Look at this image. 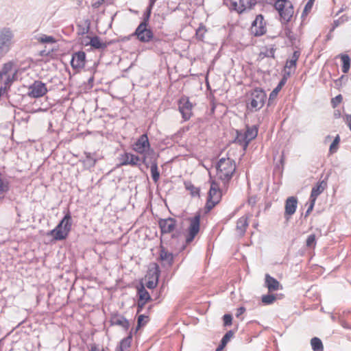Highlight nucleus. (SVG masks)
Listing matches in <instances>:
<instances>
[{"instance_id":"62","label":"nucleus","mask_w":351,"mask_h":351,"mask_svg":"<svg viewBox=\"0 0 351 351\" xmlns=\"http://www.w3.org/2000/svg\"><path fill=\"white\" fill-rule=\"evenodd\" d=\"M343 10V8H341L339 12H338V14L341 12Z\"/></svg>"},{"instance_id":"48","label":"nucleus","mask_w":351,"mask_h":351,"mask_svg":"<svg viewBox=\"0 0 351 351\" xmlns=\"http://www.w3.org/2000/svg\"><path fill=\"white\" fill-rule=\"evenodd\" d=\"M342 96L341 95H339L336 96L335 98L332 99V104L334 107L337 106L339 104H340L342 101Z\"/></svg>"},{"instance_id":"19","label":"nucleus","mask_w":351,"mask_h":351,"mask_svg":"<svg viewBox=\"0 0 351 351\" xmlns=\"http://www.w3.org/2000/svg\"><path fill=\"white\" fill-rule=\"evenodd\" d=\"M248 226L247 218L245 216L240 217L237 222L236 230L240 237H243Z\"/></svg>"},{"instance_id":"18","label":"nucleus","mask_w":351,"mask_h":351,"mask_svg":"<svg viewBox=\"0 0 351 351\" xmlns=\"http://www.w3.org/2000/svg\"><path fill=\"white\" fill-rule=\"evenodd\" d=\"M327 186V183L324 180L318 182L317 184L313 187L310 199L316 200L317 197L324 191Z\"/></svg>"},{"instance_id":"27","label":"nucleus","mask_w":351,"mask_h":351,"mask_svg":"<svg viewBox=\"0 0 351 351\" xmlns=\"http://www.w3.org/2000/svg\"><path fill=\"white\" fill-rule=\"evenodd\" d=\"M137 291L138 297L141 300H145L147 302L152 300L149 293L145 289L143 284H141V285L137 287Z\"/></svg>"},{"instance_id":"16","label":"nucleus","mask_w":351,"mask_h":351,"mask_svg":"<svg viewBox=\"0 0 351 351\" xmlns=\"http://www.w3.org/2000/svg\"><path fill=\"white\" fill-rule=\"evenodd\" d=\"M121 165L140 166L141 158L131 153H125L121 157Z\"/></svg>"},{"instance_id":"40","label":"nucleus","mask_w":351,"mask_h":351,"mask_svg":"<svg viewBox=\"0 0 351 351\" xmlns=\"http://www.w3.org/2000/svg\"><path fill=\"white\" fill-rule=\"evenodd\" d=\"M152 8L147 7L146 11L143 14V21L140 23H144L149 25V21L152 14Z\"/></svg>"},{"instance_id":"6","label":"nucleus","mask_w":351,"mask_h":351,"mask_svg":"<svg viewBox=\"0 0 351 351\" xmlns=\"http://www.w3.org/2000/svg\"><path fill=\"white\" fill-rule=\"evenodd\" d=\"M221 191L219 184L215 180H211L210 188L208 192L206 209L210 211L219 202L221 198Z\"/></svg>"},{"instance_id":"52","label":"nucleus","mask_w":351,"mask_h":351,"mask_svg":"<svg viewBox=\"0 0 351 351\" xmlns=\"http://www.w3.org/2000/svg\"><path fill=\"white\" fill-rule=\"evenodd\" d=\"M158 285V282H156V281H154V280H147V282L146 283V287L148 288V289H154Z\"/></svg>"},{"instance_id":"13","label":"nucleus","mask_w":351,"mask_h":351,"mask_svg":"<svg viewBox=\"0 0 351 351\" xmlns=\"http://www.w3.org/2000/svg\"><path fill=\"white\" fill-rule=\"evenodd\" d=\"M85 62L86 53L84 51H80L73 53L71 65L74 70H79L84 68Z\"/></svg>"},{"instance_id":"30","label":"nucleus","mask_w":351,"mask_h":351,"mask_svg":"<svg viewBox=\"0 0 351 351\" xmlns=\"http://www.w3.org/2000/svg\"><path fill=\"white\" fill-rule=\"evenodd\" d=\"M341 60L342 61V72L344 73H347L350 67V57L347 54H341Z\"/></svg>"},{"instance_id":"2","label":"nucleus","mask_w":351,"mask_h":351,"mask_svg":"<svg viewBox=\"0 0 351 351\" xmlns=\"http://www.w3.org/2000/svg\"><path fill=\"white\" fill-rule=\"evenodd\" d=\"M71 217L70 213L68 212L58 226L54 229L49 231L47 235L51 236L56 241L65 239L71 231Z\"/></svg>"},{"instance_id":"45","label":"nucleus","mask_w":351,"mask_h":351,"mask_svg":"<svg viewBox=\"0 0 351 351\" xmlns=\"http://www.w3.org/2000/svg\"><path fill=\"white\" fill-rule=\"evenodd\" d=\"M223 324L225 326H230L232 324V317L230 314H225L223 317Z\"/></svg>"},{"instance_id":"14","label":"nucleus","mask_w":351,"mask_h":351,"mask_svg":"<svg viewBox=\"0 0 351 351\" xmlns=\"http://www.w3.org/2000/svg\"><path fill=\"white\" fill-rule=\"evenodd\" d=\"M149 142L147 134L141 135L134 145V150L139 154H145L149 151Z\"/></svg>"},{"instance_id":"44","label":"nucleus","mask_w":351,"mask_h":351,"mask_svg":"<svg viewBox=\"0 0 351 351\" xmlns=\"http://www.w3.org/2000/svg\"><path fill=\"white\" fill-rule=\"evenodd\" d=\"M148 320V317L144 315H141L138 317V326L137 329L142 326L145 325Z\"/></svg>"},{"instance_id":"55","label":"nucleus","mask_w":351,"mask_h":351,"mask_svg":"<svg viewBox=\"0 0 351 351\" xmlns=\"http://www.w3.org/2000/svg\"><path fill=\"white\" fill-rule=\"evenodd\" d=\"M245 311V308L243 306L241 307H239V308H237V313H236V317H239L240 315H241Z\"/></svg>"},{"instance_id":"23","label":"nucleus","mask_w":351,"mask_h":351,"mask_svg":"<svg viewBox=\"0 0 351 351\" xmlns=\"http://www.w3.org/2000/svg\"><path fill=\"white\" fill-rule=\"evenodd\" d=\"M132 335L130 332L128 337H125L120 341V343L116 348L115 351H128L132 343Z\"/></svg>"},{"instance_id":"22","label":"nucleus","mask_w":351,"mask_h":351,"mask_svg":"<svg viewBox=\"0 0 351 351\" xmlns=\"http://www.w3.org/2000/svg\"><path fill=\"white\" fill-rule=\"evenodd\" d=\"M111 323L112 325L121 326L125 330H128L130 326L129 322L123 316L119 315L111 318Z\"/></svg>"},{"instance_id":"41","label":"nucleus","mask_w":351,"mask_h":351,"mask_svg":"<svg viewBox=\"0 0 351 351\" xmlns=\"http://www.w3.org/2000/svg\"><path fill=\"white\" fill-rule=\"evenodd\" d=\"M284 83H285V82H284V80H282V81L279 83V84L277 86V87H276V88H275L271 91V93H270V95H269V99H274V97H276V95H277V94H278V91L281 89V87H282V86H283Z\"/></svg>"},{"instance_id":"34","label":"nucleus","mask_w":351,"mask_h":351,"mask_svg":"<svg viewBox=\"0 0 351 351\" xmlns=\"http://www.w3.org/2000/svg\"><path fill=\"white\" fill-rule=\"evenodd\" d=\"M37 40L41 43H55L56 41L54 37L45 34H42Z\"/></svg>"},{"instance_id":"35","label":"nucleus","mask_w":351,"mask_h":351,"mask_svg":"<svg viewBox=\"0 0 351 351\" xmlns=\"http://www.w3.org/2000/svg\"><path fill=\"white\" fill-rule=\"evenodd\" d=\"M9 190V183L6 180L2 178L0 173V195L4 194Z\"/></svg>"},{"instance_id":"47","label":"nucleus","mask_w":351,"mask_h":351,"mask_svg":"<svg viewBox=\"0 0 351 351\" xmlns=\"http://www.w3.org/2000/svg\"><path fill=\"white\" fill-rule=\"evenodd\" d=\"M313 2H314V0H309L306 3V4L304 7V11H303V14H307L311 10L313 5Z\"/></svg>"},{"instance_id":"28","label":"nucleus","mask_w":351,"mask_h":351,"mask_svg":"<svg viewBox=\"0 0 351 351\" xmlns=\"http://www.w3.org/2000/svg\"><path fill=\"white\" fill-rule=\"evenodd\" d=\"M245 134L246 135L247 140L251 141L257 136L258 127L256 125H253L252 127L247 126Z\"/></svg>"},{"instance_id":"17","label":"nucleus","mask_w":351,"mask_h":351,"mask_svg":"<svg viewBox=\"0 0 351 351\" xmlns=\"http://www.w3.org/2000/svg\"><path fill=\"white\" fill-rule=\"evenodd\" d=\"M265 285L269 291H277L281 287L280 282L268 274H265Z\"/></svg>"},{"instance_id":"3","label":"nucleus","mask_w":351,"mask_h":351,"mask_svg":"<svg viewBox=\"0 0 351 351\" xmlns=\"http://www.w3.org/2000/svg\"><path fill=\"white\" fill-rule=\"evenodd\" d=\"M274 8L278 11L282 23H288L293 14V6L289 0H277L274 3Z\"/></svg>"},{"instance_id":"1","label":"nucleus","mask_w":351,"mask_h":351,"mask_svg":"<svg viewBox=\"0 0 351 351\" xmlns=\"http://www.w3.org/2000/svg\"><path fill=\"white\" fill-rule=\"evenodd\" d=\"M217 177L223 184L228 182L236 170L234 161L230 158H221L216 165Z\"/></svg>"},{"instance_id":"51","label":"nucleus","mask_w":351,"mask_h":351,"mask_svg":"<svg viewBox=\"0 0 351 351\" xmlns=\"http://www.w3.org/2000/svg\"><path fill=\"white\" fill-rule=\"evenodd\" d=\"M296 66V62H294V60H292L291 59L288 60L286 62L285 67L288 69H295Z\"/></svg>"},{"instance_id":"9","label":"nucleus","mask_w":351,"mask_h":351,"mask_svg":"<svg viewBox=\"0 0 351 351\" xmlns=\"http://www.w3.org/2000/svg\"><path fill=\"white\" fill-rule=\"evenodd\" d=\"M47 91L45 83L36 80L28 87L27 95L32 98H39L44 96Z\"/></svg>"},{"instance_id":"46","label":"nucleus","mask_w":351,"mask_h":351,"mask_svg":"<svg viewBox=\"0 0 351 351\" xmlns=\"http://www.w3.org/2000/svg\"><path fill=\"white\" fill-rule=\"evenodd\" d=\"M147 302V301L145 300H141L140 298H138V302H137V313H140L143 309L145 304Z\"/></svg>"},{"instance_id":"53","label":"nucleus","mask_w":351,"mask_h":351,"mask_svg":"<svg viewBox=\"0 0 351 351\" xmlns=\"http://www.w3.org/2000/svg\"><path fill=\"white\" fill-rule=\"evenodd\" d=\"M311 199V203H310V205L306 212V216L308 215L309 213L313 210L314 206H315V201H316V200H313V199Z\"/></svg>"},{"instance_id":"57","label":"nucleus","mask_w":351,"mask_h":351,"mask_svg":"<svg viewBox=\"0 0 351 351\" xmlns=\"http://www.w3.org/2000/svg\"><path fill=\"white\" fill-rule=\"evenodd\" d=\"M342 23H343V21L341 19H339L337 20L334 21L332 30L337 27H338Z\"/></svg>"},{"instance_id":"10","label":"nucleus","mask_w":351,"mask_h":351,"mask_svg":"<svg viewBox=\"0 0 351 351\" xmlns=\"http://www.w3.org/2000/svg\"><path fill=\"white\" fill-rule=\"evenodd\" d=\"M193 104L189 101V97L186 96L182 97L178 101L179 111L182 114V118L186 121L189 120L192 115Z\"/></svg>"},{"instance_id":"63","label":"nucleus","mask_w":351,"mask_h":351,"mask_svg":"<svg viewBox=\"0 0 351 351\" xmlns=\"http://www.w3.org/2000/svg\"><path fill=\"white\" fill-rule=\"evenodd\" d=\"M100 351H104V350H103V349H101Z\"/></svg>"},{"instance_id":"25","label":"nucleus","mask_w":351,"mask_h":351,"mask_svg":"<svg viewBox=\"0 0 351 351\" xmlns=\"http://www.w3.org/2000/svg\"><path fill=\"white\" fill-rule=\"evenodd\" d=\"M235 142L241 145L243 147V149H245L250 141L247 140L245 133L237 132Z\"/></svg>"},{"instance_id":"56","label":"nucleus","mask_w":351,"mask_h":351,"mask_svg":"<svg viewBox=\"0 0 351 351\" xmlns=\"http://www.w3.org/2000/svg\"><path fill=\"white\" fill-rule=\"evenodd\" d=\"M299 56H300V52L295 51L293 52L291 59L292 60H294L295 62H297V61H298V60L299 58Z\"/></svg>"},{"instance_id":"4","label":"nucleus","mask_w":351,"mask_h":351,"mask_svg":"<svg viewBox=\"0 0 351 351\" xmlns=\"http://www.w3.org/2000/svg\"><path fill=\"white\" fill-rule=\"evenodd\" d=\"M266 97V93L263 89L258 88L254 89L248 99L247 108L251 111L260 110L264 106Z\"/></svg>"},{"instance_id":"37","label":"nucleus","mask_w":351,"mask_h":351,"mask_svg":"<svg viewBox=\"0 0 351 351\" xmlns=\"http://www.w3.org/2000/svg\"><path fill=\"white\" fill-rule=\"evenodd\" d=\"M276 299V297L272 294L263 295L261 298V301L265 304H271Z\"/></svg>"},{"instance_id":"33","label":"nucleus","mask_w":351,"mask_h":351,"mask_svg":"<svg viewBox=\"0 0 351 351\" xmlns=\"http://www.w3.org/2000/svg\"><path fill=\"white\" fill-rule=\"evenodd\" d=\"M184 186L186 190L189 191L193 196L199 195V189L195 187L191 182H184Z\"/></svg>"},{"instance_id":"8","label":"nucleus","mask_w":351,"mask_h":351,"mask_svg":"<svg viewBox=\"0 0 351 351\" xmlns=\"http://www.w3.org/2000/svg\"><path fill=\"white\" fill-rule=\"evenodd\" d=\"M200 214H196L193 217L189 218V226L188 228V234L186 237V243H190L193 241L195 236L199 231L200 226Z\"/></svg>"},{"instance_id":"29","label":"nucleus","mask_w":351,"mask_h":351,"mask_svg":"<svg viewBox=\"0 0 351 351\" xmlns=\"http://www.w3.org/2000/svg\"><path fill=\"white\" fill-rule=\"evenodd\" d=\"M150 171L152 180L155 183L158 182L160 178V173L158 169V164L156 161H152L151 162Z\"/></svg>"},{"instance_id":"50","label":"nucleus","mask_w":351,"mask_h":351,"mask_svg":"<svg viewBox=\"0 0 351 351\" xmlns=\"http://www.w3.org/2000/svg\"><path fill=\"white\" fill-rule=\"evenodd\" d=\"M285 35L286 36L291 40V41H293V40H295V35L293 33L292 31H291L289 29H286L285 31Z\"/></svg>"},{"instance_id":"31","label":"nucleus","mask_w":351,"mask_h":351,"mask_svg":"<svg viewBox=\"0 0 351 351\" xmlns=\"http://www.w3.org/2000/svg\"><path fill=\"white\" fill-rule=\"evenodd\" d=\"M311 345L313 351H322L323 344L320 339L318 337H313L311 340Z\"/></svg>"},{"instance_id":"32","label":"nucleus","mask_w":351,"mask_h":351,"mask_svg":"<svg viewBox=\"0 0 351 351\" xmlns=\"http://www.w3.org/2000/svg\"><path fill=\"white\" fill-rule=\"evenodd\" d=\"M78 34L84 35L88 32L90 29V21L88 20L84 21V25H78Z\"/></svg>"},{"instance_id":"12","label":"nucleus","mask_w":351,"mask_h":351,"mask_svg":"<svg viewBox=\"0 0 351 351\" xmlns=\"http://www.w3.org/2000/svg\"><path fill=\"white\" fill-rule=\"evenodd\" d=\"M158 225L162 234L172 233L176 226L177 221L174 218L169 217L167 219H160Z\"/></svg>"},{"instance_id":"24","label":"nucleus","mask_w":351,"mask_h":351,"mask_svg":"<svg viewBox=\"0 0 351 351\" xmlns=\"http://www.w3.org/2000/svg\"><path fill=\"white\" fill-rule=\"evenodd\" d=\"M160 258L161 261L165 262L169 265H171L173 261V255L172 253L167 252L162 248L160 252Z\"/></svg>"},{"instance_id":"20","label":"nucleus","mask_w":351,"mask_h":351,"mask_svg":"<svg viewBox=\"0 0 351 351\" xmlns=\"http://www.w3.org/2000/svg\"><path fill=\"white\" fill-rule=\"evenodd\" d=\"M160 274V270L157 264H154L153 267H150L146 275L147 280L156 281L158 282V279Z\"/></svg>"},{"instance_id":"11","label":"nucleus","mask_w":351,"mask_h":351,"mask_svg":"<svg viewBox=\"0 0 351 351\" xmlns=\"http://www.w3.org/2000/svg\"><path fill=\"white\" fill-rule=\"evenodd\" d=\"M251 32L255 36H260L266 33L265 23L263 16L258 15L251 26Z\"/></svg>"},{"instance_id":"21","label":"nucleus","mask_w":351,"mask_h":351,"mask_svg":"<svg viewBox=\"0 0 351 351\" xmlns=\"http://www.w3.org/2000/svg\"><path fill=\"white\" fill-rule=\"evenodd\" d=\"M88 38H89V37ZM90 45L93 49H104L108 47V44L106 43L102 42L100 38L97 36L90 37L89 43L86 44V45Z\"/></svg>"},{"instance_id":"59","label":"nucleus","mask_w":351,"mask_h":351,"mask_svg":"<svg viewBox=\"0 0 351 351\" xmlns=\"http://www.w3.org/2000/svg\"><path fill=\"white\" fill-rule=\"evenodd\" d=\"M100 350H101V349L97 348L96 347L92 348L90 350V351H100Z\"/></svg>"},{"instance_id":"60","label":"nucleus","mask_w":351,"mask_h":351,"mask_svg":"<svg viewBox=\"0 0 351 351\" xmlns=\"http://www.w3.org/2000/svg\"><path fill=\"white\" fill-rule=\"evenodd\" d=\"M224 346H222V343L217 348V351L221 350Z\"/></svg>"},{"instance_id":"7","label":"nucleus","mask_w":351,"mask_h":351,"mask_svg":"<svg viewBox=\"0 0 351 351\" xmlns=\"http://www.w3.org/2000/svg\"><path fill=\"white\" fill-rule=\"evenodd\" d=\"M134 36L141 43H148L154 38L152 30L148 27L147 25L140 23L134 31Z\"/></svg>"},{"instance_id":"26","label":"nucleus","mask_w":351,"mask_h":351,"mask_svg":"<svg viewBox=\"0 0 351 351\" xmlns=\"http://www.w3.org/2000/svg\"><path fill=\"white\" fill-rule=\"evenodd\" d=\"M152 161H156V154L153 150L145 153L142 162L147 167H151V162Z\"/></svg>"},{"instance_id":"49","label":"nucleus","mask_w":351,"mask_h":351,"mask_svg":"<svg viewBox=\"0 0 351 351\" xmlns=\"http://www.w3.org/2000/svg\"><path fill=\"white\" fill-rule=\"evenodd\" d=\"M205 32V29L203 27H199L196 31V36L199 40H202L204 38V34Z\"/></svg>"},{"instance_id":"39","label":"nucleus","mask_w":351,"mask_h":351,"mask_svg":"<svg viewBox=\"0 0 351 351\" xmlns=\"http://www.w3.org/2000/svg\"><path fill=\"white\" fill-rule=\"evenodd\" d=\"M339 142H340V137L339 135H337L336 137L335 138V139L333 140V142L330 145L329 151L331 154L337 152Z\"/></svg>"},{"instance_id":"61","label":"nucleus","mask_w":351,"mask_h":351,"mask_svg":"<svg viewBox=\"0 0 351 351\" xmlns=\"http://www.w3.org/2000/svg\"><path fill=\"white\" fill-rule=\"evenodd\" d=\"M343 10V8H341L339 12H338V14L341 12Z\"/></svg>"},{"instance_id":"54","label":"nucleus","mask_w":351,"mask_h":351,"mask_svg":"<svg viewBox=\"0 0 351 351\" xmlns=\"http://www.w3.org/2000/svg\"><path fill=\"white\" fill-rule=\"evenodd\" d=\"M346 123L351 131V114H347L345 118Z\"/></svg>"},{"instance_id":"36","label":"nucleus","mask_w":351,"mask_h":351,"mask_svg":"<svg viewBox=\"0 0 351 351\" xmlns=\"http://www.w3.org/2000/svg\"><path fill=\"white\" fill-rule=\"evenodd\" d=\"M275 51L276 49L274 47H266L261 51V54L265 57L274 58Z\"/></svg>"},{"instance_id":"38","label":"nucleus","mask_w":351,"mask_h":351,"mask_svg":"<svg viewBox=\"0 0 351 351\" xmlns=\"http://www.w3.org/2000/svg\"><path fill=\"white\" fill-rule=\"evenodd\" d=\"M306 245L309 248H315L316 245V237L314 234H310L306 241Z\"/></svg>"},{"instance_id":"42","label":"nucleus","mask_w":351,"mask_h":351,"mask_svg":"<svg viewBox=\"0 0 351 351\" xmlns=\"http://www.w3.org/2000/svg\"><path fill=\"white\" fill-rule=\"evenodd\" d=\"M233 336V332L232 330L228 331L225 335L222 337L221 343L222 346H225L227 343L230 341V338Z\"/></svg>"},{"instance_id":"5","label":"nucleus","mask_w":351,"mask_h":351,"mask_svg":"<svg viewBox=\"0 0 351 351\" xmlns=\"http://www.w3.org/2000/svg\"><path fill=\"white\" fill-rule=\"evenodd\" d=\"M13 38L14 34L10 28L4 27L0 29V58L10 51Z\"/></svg>"},{"instance_id":"15","label":"nucleus","mask_w":351,"mask_h":351,"mask_svg":"<svg viewBox=\"0 0 351 351\" xmlns=\"http://www.w3.org/2000/svg\"><path fill=\"white\" fill-rule=\"evenodd\" d=\"M298 199L296 197L291 196L287 199L285 206V217L289 219V217L293 215L297 208Z\"/></svg>"},{"instance_id":"43","label":"nucleus","mask_w":351,"mask_h":351,"mask_svg":"<svg viewBox=\"0 0 351 351\" xmlns=\"http://www.w3.org/2000/svg\"><path fill=\"white\" fill-rule=\"evenodd\" d=\"M86 160H84L86 165H87L90 167H93L95 165L96 160L91 157L90 153L86 154Z\"/></svg>"},{"instance_id":"58","label":"nucleus","mask_w":351,"mask_h":351,"mask_svg":"<svg viewBox=\"0 0 351 351\" xmlns=\"http://www.w3.org/2000/svg\"><path fill=\"white\" fill-rule=\"evenodd\" d=\"M156 1V0H149V4L148 7H149L151 8H153L154 5Z\"/></svg>"}]
</instances>
